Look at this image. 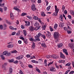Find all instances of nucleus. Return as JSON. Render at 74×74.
I'll use <instances>...</instances> for the list:
<instances>
[{
  "instance_id": "1",
  "label": "nucleus",
  "mask_w": 74,
  "mask_h": 74,
  "mask_svg": "<svg viewBox=\"0 0 74 74\" xmlns=\"http://www.w3.org/2000/svg\"><path fill=\"white\" fill-rule=\"evenodd\" d=\"M35 39H32V41H35V42H36L37 41H40V35L39 34L37 35L36 36H35Z\"/></svg>"
},
{
  "instance_id": "2",
  "label": "nucleus",
  "mask_w": 74,
  "mask_h": 74,
  "mask_svg": "<svg viewBox=\"0 0 74 74\" xmlns=\"http://www.w3.org/2000/svg\"><path fill=\"white\" fill-rule=\"evenodd\" d=\"M53 36L55 38L57 39V38H59V34L58 32H55L54 33Z\"/></svg>"
},
{
  "instance_id": "3",
  "label": "nucleus",
  "mask_w": 74,
  "mask_h": 74,
  "mask_svg": "<svg viewBox=\"0 0 74 74\" xmlns=\"http://www.w3.org/2000/svg\"><path fill=\"white\" fill-rule=\"evenodd\" d=\"M55 12L54 13V15L55 16H56L57 15H58V13L59 12V9H58L57 8V6L55 5Z\"/></svg>"
},
{
  "instance_id": "4",
  "label": "nucleus",
  "mask_w": 74,
  "mask_h": 74,
  "mask_svg": "<svg viewBox=\"0 0 74 74\" xmlns=\"http://www.w3.org/2000/svg\"><path fill=\"white\" fill-rule=\"evenodd\" d=\"M11 52H9V53L8 52V51H4L3 52V55H6V56H9L10 55L11 53H10Z\"/></svg>"
},
{
  "instance_id": "5",
  "label": "nucleus",
  "mask_w": 74,
  "mask_h": 74,
  "mask_svg": "<svg viewBox=\"0 0 74 74\" xmlns=\"http://www.w3.org/2000/svg\"><path fill=\"white\" fill-rule=\"evenodd\" d=\"M68 46L71 49H73L74 48V44L73 43L69 44Z\"/></svg>"
},
{
  "instance_id": "6",
  "label": "nucleus",
  "mask_w": 74,
  "mask_h": 74,
  "mask_svg": "<svg viewBox=\"0 0 74 74\" xmlns=\"http://www.w3.org/2000/svg\"><path fill=\"white\" fill-rule=\"evenodd\" d=\"M7 63H4V64L2 65V68L4 69L3 71H4V70H6V69H5V66H7Z\"/></svg>"
},
{
  "instance_id": "7",
  "label": "nucleus",
  "mask_w": 74,
  "mask_h": 74,
  "mask_svg": "<svg viewBox=\"0 0 74 74\" xmlns=\"http://www.w3.org/2000/svg\"><path fill=\"white\" fill-rule=\"evenodd\" d=\"M51 58L53 59H58L59 58V56L56 55H53L51 56Z\"/></svg>"
},
{
  "instance_id": "8",
  "label": "nucleus",
  "mask_w": 74,
  "mask_h": 74,
  "mask_svg": "<svg viewBox=\"0 0 74 74\" xmlns=\"http://www.w3.org/2000/svg\"><path fill=\"white\" fill-rule=\"evenodd\" d=\"M29 30L32 32L34 30H36L37 29H36V28H34V27L32 26H31L29 28Z\"/></svg>"
},
{
  "instance_id": "9",
  "label": "nucleus",
  "mask_w": 74,
  "mask_h": 74,
  "mask_svg": "<svg viewBox=\"0 0 74 74\" xmlns=\"http://www.w3.org/2000/svg\"><path fill=\"white\" fill-rule=\"evenodd\" d=\"M50 71H53L55 72L56 71V69L53 68V67L51 66V67L50 69Z\"/></svg>"
},
{
  "instance_id": "10",
  "label": "nucleus",
  "mask_w": 74,
  "mask_h": 74,
  "mask_svg": "<svg viewBox=\"0 0 74 74\" xmlns=\"http://www.w3.org/2000/svg\"><path fill=\"white\" fill-rule=\"evenodd\" d=\"M60 56L61 58H62V59H65V56H64V55L62 52H60Z\"/></svg>"
},
{
  "instance_id": "11",
  "label": "nucleus",
  "mask_w": 74,
  "mask_h": 74,
  "mask_svg": "<svg viewBox=\"0 0 74 74\" xmlns=\"http://www.w3.org/2000/svg\"><path fill=\"white\" fill-rule=\"evenodd\" d=\"M63 51L64 53L66 54V55H69V54H68V52L67 51V49H63Z\"/></svg>"
},
{
  "instance_id": "12",
  "label": "nucleus",
  "mask_w": 74,
  "mask_h": 74,
  "mask_svg": "<svg viewBox=\"0 0 74 74\" xmlns=\"http://www.w3.org/2000/svg\"><path fill=\"white\" fill-rule=\"evenodd\" d=\"M39 34V38H40V36H42V38H44V39H45L46 38H45V35H42V34H41L40 33H39L38 34Z\"/></svg>"
},
{
  "instance_id": "13",
  "label": "nucleus",
  "mask_w": 74,
  "mask_h": 74,
  "mask_svg": "<svg viewBox=\"0 0 74 74\" xmlns=\"http://www.w3.org/2000/svg\"><path fill=\"white\" fill-rule=\"evenodd\" d=\"M59 26L60 27H63L64 26V25H63V23L62 22L60 23H59Z\"/></svg>"
},
{
  "instance_id": "14",
  "label": "nucleus",
  "mask_w": 74,
  "mask_h": 74,
  "mask_svg": "<svg viewBox=\"0 0 74 74\" xmlns=\"http://www.w3.org/2000/svg\"><path fill=\"white\" fill-rule=\"evenodd\" d=\"M63 44L62 43H59L58 45V48H61V47L63 46Z\"/></svg>"
},
{
  "instance_id": "15",
  "label": "nucleus",
  "mask_w": 74,
  "mask_h": 74,
  "mask_svg": "<svg viewBox=\"0 0 74 74\" xmlns=\"http://www.w3.org/2000/svg\"><path fill=\"white\" fill-rule=\"evenodd\" d=\"M47 32L48 34V37L50 38V37H51V32H49L48 31H47Z\"/></svg>"
},
{
  "instance_id": "16",
  "label": "nucleus",
  "mask_w": 74,
  "mask_h": 74,
  "mask_svg": "<svg viewBox=\"0 0 74 74\" xmlns=\"http://www.w3.org/2000/svg\"><path fill=\"white\" fill-rule=\"evenodd\" d=\"M13 44H10L8 46V48H12L13 47Z\"/></svg>"
},
{
  "instance_id": "17",
  "label": "nucleus",
  "mask_w": 74,
  "mask_h": 74,
  "mask_svg": "<svg viewBox=\"0 0 74 74\" xmlns=\"http://www.w3.org/2000/svg\"><path fill=\"white\" fill-rule=\"evenodd\" d=\"M35 43L34 42H32V48H33V49H34V48H35Z\"/></svg>"
},
{
  "instance_id": "18",
  "label": "nucleus",
  "mask_w": 74,
  "mask_h": 74,
  "mask_svg": "<svg viewBox=\"0 0 74 74\" xmlns=\"http://www.w3.org/2000/svg\"><path fill=\"white\" fill-rule=\"evenodd\" d=\"M39 23L36 22L34 24V25L35 26H36V27H37L39 26Z\"/></svg>"
},
{
  "instance_id": "19",
  "label": "nucleus",
  "mask_w": 74,
  "mask_h": 74,
  "mask_svg": "<svg viewBox=\"0 0 74 74\" xmlns=\"http://www.w3.org/2000/svg\"><path fill=\"white\" fill-rule=\"evenodd\" d=\"M9 72L10 73H12V67H10V68L9 69Z\"/></svg>"
},
{
  "instance_id": "20",
  "label": "nucleus",
  "mask_w": 74,
  "mask_h": 74,
  "mask_svg": "<svg viewBox=\"0 0 74 74\" xmlns=\"http://www.w3.org/2000/svg\"><path fill=\"white\" fill-rule=\"evenodd\" d=\"M41 45L43 48H46L47 47V46L45 43H42L41 44Z\"/></svg>"
},
{
  "instance_id": "21",
  "label": "nucleus",
  "mask_w": 74,
  "mask_h": 74,
  "mask_svg": "<svg viewBox=\"0 0 74 74\" xmlns=\"http://www.w3.org/2000/svg\"><path fill=\"white\" fill-rule=\"evenodd\" d=\"M25 23H26V25H27V26H30V22L29 21L27 22V21H25Z\"/></svg>"
},
{
  "instance_id": "22",
  "label": "nucleus",
  "mask_w": 74,
  "mask_h": 74,
  "mask_svg": "<svg viewBox=\"0 0 74 74\" xmlns=\"http://www.w3.org/2000/svg\"><path fill=\"white\" fill-rule=\"evenodd\" d=\"M33 19H35V20H37L38 19V18L37 16H34L33 17Z\"/></svg>"
},
{
  "instance_id": "23",
  "label": "nucleus",
  "mask_w": 74,
  "mask_h": 74,
  "mask_svg": "<svg viewBox=\"0 0 74 74\" xmlns=\"http://www.w3.org/2000/svg\"><path fill=\"white\" fill-rule=\"evenodd\" d=\"M23 33L24 36H26V35L27 34V33H26V30H23Z\"/></svg>"
},
{
  "instance_id": "24",
  "label": "nucleus",
  "mask_w": 74,
  "mask_h": 74,
  "mask_svg": "<svg viewBox=\"0 0 74 74\" xmlns=\"http://www.w3.org/2000/svg\"><path fill=\"white\" fill-rule=\"evenodd\" d=\"M70 13L72 15H73V17H74V11L73 10H71L70 11Z\"/></svg>"
},
{
  "instance_id": "25",
  "label": "nucleus",
  "mask_w": 74,
  "mask_h": 74,
  "mask_svg": "<svg viewBox=\"0 0 74 74\" xmlns=\"http://www.w3.org/2000/svg\"><path fill=\"white\" fill-rule=\"evenodd\" d=\"M63 17L62 16V15H61L60 17V19L61 21H63Z\"/></svg>"
},
{
  "instance_id": "26",
  "label": "nucleus",
  "mask_w": 74,
  "mask_h": 74,
  "mask_svg": "<svg viewBox=\"0 0 74 74\" xmlns=\"http://www.w3.org/2000/svg\"><path fill=\"white\" fill-rule=\"evenodd\" d=\"M57 27H58V24L56 23L54 25V28L55 29H56L57 28Z\"/></svg>"
},
{
  "instance_id": "27",
  "label": "nucleus",
  "mask_w": 74,
  "mask_h": 74,
  "mask_svg": "<svg viewBox=\"0 0 74 74\" xmlns=\"http://www.w3.org/2000/svg\"><path fill=\"white\" fill-rule=\"evenodd\" d=\"M11 53H17V51H16V50H14L13 51H11Z\"/></svg>"
},
{
  "instance_id": "28",
  "label": "nucleus",
  "mask_w": 74,
  "mask_h": 74,
  "mask_svg": "<svg viewBox=\"0 0 74 74\" xmlns=\"http://www.w3.org/2000/svg\"><path fill=\"white\" fill-rule=\"evenodd\" d=\"M27 15V13H23L21 14V16H25V15Z\"/></svg>"
},
{
  "instance_id": "29",
  "label": "nucleus",
  "mask_w": 74,
  "mask_h": 74,
  "mask_svg": "<svg viewBox=\"0 0 74 74\" xmlns=\"http://www.w3.org/2000/svg\"><path fill=\"white\" fill-rule=\"evenodd\" d=\"M23 41L24 42H25V44H27V43H28V41H27V39H24Z\"/></svg>"
},
{
  "instance_id": "30",
  "label": "nucleus",
  "mask_w": 74,
  "mask_h": 74,
  "mask_svg": "<svg viewBox=\"0 0 74 74\" xmlns=\"http://www.w3.org/2000/svg\"><path fill=\"white\" fill-rule=\"evenodd\" d=\"M36 71H37L38 72V73H40V70H39V69H38V68H37V67H36Z\"/></svg>"
},
{
  "instance_id": "31",
  "label": "nucleus",
  "mask_w": 74,
  "mask_h": 74,
  "mask_svg": "<svg viewBox=\"0 0 74 74\" xmlns=\"http://www.w3.org/2000/svg\"><path fill=\"white\" fill-rule=\"evenodd\" d=\"M14 10H16L17 11H19V9L17 8V6H16V7H14ZM18 12H19V11H18Z\"/></svg>"
},
{
  "instance_id": "32",
  "label": "nucleus",
  "mask_w": 74,
  "mask_h": 74,
  "mask_svg": "<svg viewBox=\"0 0 74 74\" xmlns=\"http://www.w3.org/2000/svg\"><path fill=\"white\" fill-rule=\"evenodd\" d=\"M0 57L1 59H3V60H4V59H5V58H4V56L3 55H1L0 56Z\"/></svg>"
},
{
  "instance_id": "33",
  "label": "nucleus",
  "mask_w": 74,
  "mask_h": 74,
  "mask_svg": "<svg viewBox=\"0 0 74 74\" xmlns=\"http://www.w3.org/2000/svg\"><path fill=\"white\" fill-rule=\"evenodd\" d=\"M46 58L47 59H49V58H52V56H50L49 55H48L46 56Z\"/></svg>"
},
{
  "instance_id": "34",
  "label": "nucleus",
  "mask_w": 74,
  "mask_h": 74,
  "mask_svg": "<svg viewBox=\"0 0 74 74\" xmlns=\"http://www.w3.org/2000/svg\"><path fill=\"white\" fill-rule=\"evenodd\" d=\"M39 62L40 63H42V59H39L38 60Z\"/></svg>"
},
{
  "instance_id": "35",
  "label": "nucleus",
  "mask_w": 74,
  "mask_h": 74,
  "mask_svg": "<svg viewBox=\"0 0 74 74\" xmlns=\"http://www.w3.org/2000/svg\"><path fill=\"white\" fill-rule=\"evenodd\" d=\"M27 17L28 18V19H30V20H32V17L30 16H27Z\"/></svg>"
},
{
  "instance_id": "36",
  "label": "nucleus",
  "mask_w": 74,
  "mask_h": 74,
  "mask_svg": "<svg viewBox=\"0 0 74 74\" xmlns=\"http://www.w3.org/2000/svg\"><path fill=\"white\" fill-rule=\"evenodd\" d=\"M14 60L13 59H11L9 61L10 63H13V62H14Z\"/></svg>"
},
{
  "instance_id": "37",
  "label": "nucleus",
  "mask_w": 74,
  "mask_h": 74,
  "mask_svg": "<svg viewBox=\"0 0 74 74\" xmlns=\"http://www.w3.org/2000/svg\"><path fill=\"white\" fill-rule=\"evenodd\" d=\"M31 10H32V11H36V8H31Z\"/></svg>"
},
{
  "instance_id": "38",
  "label": "nucleus",
  "mask_w": 74,
  "mask_h": 74,
  "mask_svg": "<svg viewBox=\"0 0 74 74\" xmlns=\"http://www.w3.org/2000/svg\"><path fill=\"white\" fill-rule=\"evenodd\" d=\"M19 38L20 39H21V40H23L25 39H24V38H23V37H22L21 36L20 37H19Z\"/></svg>"
},
{
  "instance_id": "39",
  "label": "nucleus",
  "mask_w": 74,
  "mask_h": 74,
  "mask_svg": "<svg viewBox=\"0 0 74 74\" xmlns=\"http://www.w3.org/2000/svg\"><path fill=\"white\" fill-rule=\"evenodd\" d=\"M6 22L7 23V24H8V25H10L11 23H10V22H9L8 20H6Z\"/></svg>"
},
{
  "instance_id": "40",
  "label": "nucleus",
  "mask_w": 74,
  "mask_h": 74,
  "mask_svg": "<svg viewBox=\"0 0 74 74\" xmlns=\"http://www.w3.org/2000/svg\"><path fill=\"white\" fill-rule=\"evenodd\" d=\"M9 29H11V30H14V28L11 26H10L9 27Z\"/></svg>"
},
{
  "instance_id": "41",
  "label": "nucleus",
  "mask_w": 74,
  "mask_h": 74,
  "mask_svg": "<svg viewBox=\"0 0 74 74\" xmlns=\"http://www.w3.org/2000/svg\"><path fill=\"white\" fill-rule=\"evenodd\" d=\"M50 8H51V6H48L47 8V11H49Z\"/></svg>"
},
{
  "instance_id": "42",
  "label": "nucleus",
  "mask_w": 74,
  "mask_h": 74,
  "mask_svg": "<svg viewBox=\"0 0 74 74\" xmlns=\"http://www.w3.org/2000/svg\"><path fill=\"white\" fill-rule=\"evenodd\" d=\"M70 64H71V63H68L66 64V66H70Z\"/></svg>"
},
{
  "instance_id": "43",
  "label": "nucleus",
  "mask_w": 74,
  "mask_h": 74,
  "mask_svg": "<svg viewBox=\"0 0 74 74\" xmlns=\"http://www.w3.org/2000/svg\"><path fill=\"white\" fill-rule=\"evenodd\" d=\"M4 27H5L4 30H5V29H6V27H7V25H6V24H4Z\"/></svg>"
},
{
  "instance_id": "44",
  "label": "nucleus",
  "mask_w": 74,
  "mask_h": 74,
  "mask_svg": "<svg viewBox=\"0 0 74 74\" xmlns=\"http://www.w3.org/2000/svg\"><path fill=\"white\" fill-rule=\"evenodd\" d=\"M47 26L46 25H44V26L42 28L43 29V30H45V29H46V27Z\"/></svg>"
},
{
  "instance_id": "45",
  "label": "nucleus",
  "mask_w": 74,
  "mask_h": 74,
  "mask_svg": "<svg viewBox=\"0 0 74 74\" xmlns=\"http://www.w3.org/2000/svg\"><path fill=\"white\" fill-rule=\"evenodd\" d=\"M3 25H0V29H1V30H2V29H3Z\"/></svg>"
},
{
  "instance_id": "46",
  "label": "nucleus",
  "mask_w": 74,
  "mask_h": 74,
  "mask_svg": "<svg viewBox=\"0 0 74 74\" xmlns=\"http://www.w3.org/2000/svg\"><path fill=\"white\" fill-rule=\"evenodd\" d=\"M21 29H25V27L24 26L22 25H21Z\"/></svg>"
},
{
  "instance_id": "47",
  "label": "nucleus",
  "mask_w": 74,
  "mask_h": 74,
  "mask_svg": "<svg viewBox=\"0 0 74 74\" xmlns=\"http://www.w3.org/2000/svg\"><path fill=\"white\" fill-rule=\"evenodd\" d=\"M53 62H52L49 63L48 64V66H50L51 64H53Z\"/></svg>"
},
{
  "instance_id": "48",
  "label": "nucleus",
  "mask_w": 74,
  "mask_h": 74,
  "mask_svg": "<svg viewBox=\"0 0 74 74\" xmlns=\"http://www.w3.org/2000/svg\"><path fill=\"white\" fill-rule=\"evenodd\" d=\"M20 64H21V66L22 67H24V66H23V64H22V62H20Z\"/></svg>"
},
{
  "instance_id": "49",
  "label": "nucleus",
  "mask_w": 74,
  "mask_h": 74,
  "mask_svg": "<svg viewBox=\"0 0 74 74\" xmlns=\"http://www.w3.org/2000/svg\"><path fill=\"white\" fill-rule=\"evenodd\" d=\"M19 73L20 74H24L23 73V72L22 71V70H20V71L19 72Z\"/></svg>"
},
{
  "instance_id": "50",
  "label": "nucleus",
  "mask_w": 74,
  "mask_h": 74,
  "mask_svg": "<svg viewBox=\"0 0 74 74\" xmlns=\"http://www.w3.org/2000/svg\"><path fill=\"white\" fill-rule=\"evenodd\" d=\"M74 71H71L69 73V74H74Z\"/></svg>"
},
{
  "instance_id": "51",
  "label": "nucleus",
  "mask_w": 74,
  "mask_h": 74,
  "mask_svg": "<svg viewBox=\"0 0 74 74\" xmlns=\"http://www.w3.org/2000/svg\"><path fill=\"white\" fill-rule=\"evenodd\" d=\"M28 67L29 68H33V66L32 65H29Z\"/></svg>"
},
{
  "instance_id": "52",
  "label": "nucleus",
  "mask_w": 74,
  "mask_h": 74,
  "mask_svg": "<svg viewBox=\"0 0 74 74\" xmlns=\"http://www.w3.org/2000/svg\"><path fill=\"white\" fill-rule=\"evenodd\" d=\"M4 3H0V7H3V6H4Z\"/></svg>"
},
{
  "instance_id": "53",
  "label": "nucleus",
  "mask_w": 74,
  "mask_h": 74,
  "mask_svg": "<svg viewBox=\"0 0 74 74\" xmlns=\"http://www.w3.org/2000/svg\"><path fill=\"white\" fill-rule=\"evenodd\" d=\"M67 32L68 34H70L71 33V31H67Z\"/></svg>"
},
{
  "instance_id": "54",
  "label": "nucleus",
  "mask_w": 74,
  "mask_h": 74,
  "mask_svg": "<svg viewBox=\"0 0 74 74\" xmlns=\"http://www.w3.org/2000/svg\"><path fill=\"white\" fill-rule=\"evenodd\" d=\"M19 59H22V58H23V57H22V56H19Z\"/></svg>"
},
{
  "instance_id": "55",
  "label": "nucleus",
  "mask_w": 74,
  "mask_h": 74,
  "mask_svg": "<svg viewBox=\"0 0 74 74\" xmlns=\"http://www.w3.org/2000/svg\"><path fill=\"white\" fill-rule=\"evenodd\" d=\"M0 11L1 12H3V8H0Z\"/></svg>"
},
{
  "instance_id": "56",
  "label": "nucleus",
  "mask_w": 74,
  "mask_h": 74,
  "mask_svg": "<svg viewBox=\"0 0 74 74\" xmlns=\"http://www.w3.org/2000/svg\"><path fill=\"white\" fill-rule=\"evenodd\" d=\"M65 9V7H64V5H63L62 7V10L63 11H64Z\"/></svg>"
},
{
  "instance_id": "57",
  "label": "nucleus",
  "mask_w": 74,
  "mask_h": 74,
  "mask_svg": "<svg viewBox=\"0 0 74 74\" xmlns=\"http://www.w3.org/2000/svg\"><path fill=\"white\" fill-rule=\"evenodd\" d=\"M68 17L70 19H71V15H68Z\"/></svg>"
},
{
  "instance_id": "58",
  "label": "nucleus",
  "mask_w": 74,
  "mask_h": 74,
  "mask_svg": "<svg viewBox=\"0 0 74 74\" xmlns=\"http://www.w3.org/2000/svg\"><path fill=\"white\" fill-rule=\"evenodd\" d=\"M45 2H46V5H48V4H49V3H48V1H47V0H45Z\"/></svg>"
},
{
  "instance_id": "59",
  "label": "nucleus",
  "mask_w": 74,
  "mask_h": 74,
  "mask_svg": "<svg viewBox=\"0 0 74 74\" xmlns=\"http://www.w3.org/2000/svg\"><path fill=\"white\" fill-rule=\"evenodd\" d=\"M69 71H70V70L67 71L65 73L66 74H68V73L69 72Z\"/></svg>"
},
{
  "instance_id": "60",
  "label": "nucleus",
  "mask_w": 74,
  "mask_h": 74,
  "mask_svg": "<svg viewBox=\"0 0 74 74\" xmlns=\"http://www.w3.org/2000/svg\"><path fill=\"white\" fill-rule=\"evenodd\" d=\"M15 33H16V32H12V35L13 36H14V35H15Z\"/></svg>"
},
{
  "instance_id": "61",
  "label": "nucleus",
  "mask_w": 74,
  "mask_h": 74,
  "mask_svg": "<svg viewBox=\"0 0 74 74\" xmlns=\"http://www.w3.org/2000/svg\"><path fill=\"white\" fill-rule=\"evenodd\" d=\"M64 30H65L66 31H67V27H65L64 28Z\"/></svg>"
},
{
  "instance_id": "62",
  "label": "nucleus",
  "mask_w": 74,
  "mask_h": 74,
  "mask_svg": "<svg viewBox=\"0 0 74 74\" xmlns=\"http://www.w3.org/2000/svg\"><path fill=\"white\" fill-rule=\"evenodd\" d=\"M10 17H12V16H14V15H13V14L12 13H11L10 14Z\"/></svg>"
},
{
  "instance_id": "63",
  "label": "nucleus",
  "mask_w": 74,
  "mask_h": 74,
  "mask_svg": "<svg viewBox=\"0 0 74 74\" xmlns=\"http://www.w3.org/2000/svg\"><path fill=\"white\" fill-rule=\"evenodd\" d=\"M64 12L65 14H67V12L66 10H65V11H64Z\"/></svg>"
},
{
  "instance_id": "64",
  "label": "nucleus",
  "mask_w": 74,
  "mask_h": 74,
  "mask_svg": "<svg viewBox=\"0 0 74 74\" xmlns=\"http://www.w3.org/2000/svg\"><path fill=\"white\" fill-rule=\"evenodd\" d=\"M18 60H16V61L14 62V63H15V64H16V63H18Z\"/></svg>"
}]
</instances>
